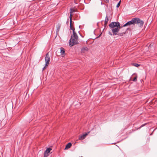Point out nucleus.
I'll return each mask as SVG.
<instances>
[{
	"instance_id": "nucleus-1",
	"label": "nucleus",
	"mask_w": 157,
	"mask_h": 157,
	"mask_svg": "<svg viewBox=\"0 0 157 157\" xmlns=\"http://www.w3.org/2000/svg\"><path fill=\"white\" fill-rule=\"evenodd\" d=\"M109 27L111 29V30L113 33V35H118L119 36H122L123 34L125 33L127 30H125L121 33H120L117 34V33L118 32L120 29H121L122 27L120 25V24L118 22H112L109 25Z\"/></svg>"
},
{
	"instance_id": "nucleus-2",
	"label": "nucleus",
	"mask_w": 157,
	"mask_h": 157,
	"mask_svg": "<svg viewBox=\"0 0 157 157\" xmlns=\"http://www.w3.org/2000/svg\"><path fill=\"white\" fill-rule=\"evenodd\" d=\"M78 43V36L75 31H74L69 41V45L72 46Z\"/></svg>"
},
{
	"instance_id": "nucleus-3",
	"label": "nucleus",
	"mask_w": 157,
	"mask_h": 157,
	"mask_svg": "<svg viewBox=\"0 0 157 157\" xmlns=\"http://www.w3.org/2000/svg\"><path fill=\"white\" fill-rule=\"evenodd\" d=\"M134 23L137 24L139 26L142 27L143 26L144 22L143 20H141L140 18L137 17L133 18Z\"/></svg>"
},
{
	"instance_id": "nucleus-4",
	"label": "nucleus",
	"mask_w": 157,
	"mask_h": 157,
	"mask_svg": "<svg viewBox=\"0 0 157 157\" xmlns=\"http://www.w3.org/2000/svg\"><path fill=\"white\" fill-rule=\"evenodd\" d=\"M50 59V57L49 53H48L46 54V56L45 57V60L46 63L45 66H48L49 64Z\"/></svg>"
},
{
	"instance_id": "nucleus-5",
	"label": "nucleus",
	"mask_w": 157,
	"mask_h": 157,
	"mask_svg": "<svg viewBox=\"0 0 157 157\" xmlns=\"http://www.w3.org/2000/svg\"><path fill=\"white\" fill-rule=\"evenodd\" d=\"M52 150V149L50 147L47 148L44 152V157H47L49 155V153Z\"/></svg>"
},
{
	"instance_id": "nucleus-6",
	"label": "nucleus",
	"mask_w": 157,
	"mask_h": 157,
	"mask_svg": "<svg viewBox=\"0 0 157 157\" xmlns=\"http://www.w3.org/2000/svg\"><path fill=\"white\" fill-rule=\"evenodd\" d=\"M131 25H134V23L133 18H132L131 21H128L125 23L122 26V27L128 26Z\"/></svg>"
},
{
	"instance_id": "nucleus-7",
	"label": "nucleus",
	"mask_w": 157,
	"mask_h": 157,
	"mask_svg": "<svg viewBox=\"0 0 157 157\" xmlns=\"http://www.w3.org/2000/svg\"><path fill=\"white\" fill-rule=\"evenodd\" d=\"M88 133H86L85 134L82 135L81 136H79L78 137V139L79 140H82L85 139L86 136L88 135Z\"/></svg>"
},
{
	"instance_id": "nucleus-8",
	"label": "nucleus",
	"mask_w": 157,
	"mask_h": 157,
	"mask_svg": "<svg viewBox=\"0 0 157 157\" xmlns=\"http://www.w3.org/2000/svg\"><path fill=\"white\" fill-rule=\"evenodd\" d=\"M108 21V16H106L105 17V19L104 21L105 23L104 24V26L105 27L106 26Z\"/></svg>"
},
{
	"instance_id": "nucleus-9",
	"label": "nucleus",
	"mask_w": 157,
	"mask_h": 157,
	"mask_svg": "<svg viewBox=\"0 0 157 157\" xmlns=\"http://www.w3.org/2000/svg\"><path fill=\"white\" fill-rule=\"evenodd\" d=\"M70 20H71L72 19V13L74 12L75 11V10L73 9H71L70 10Z\"/></svg>"
},
{
	"instance_id": "nucleus-10",
	"label": "nucleus",
	"mask_w": 157,
	"mask_h": 157,
	"mask_svg": "<svg viewBox=\"0 0 157 157\" xmlns=\"http://www.w3.org/2000/svg\"><path fill=\"white\" fill-rule=\"evenodd\" d=\"M60 53L61 55H65L64 49L62 47L60 48Z\"/></svg>"
},
{
	"instance_id": "nucleus-11",
	"label": "nucleus",
	"mask_w": 157,
	"mask_h": 157,
	"mask_svg": "<svg viewBox=\"0 0 157 157\" xmlns=\"http://www.w3.org/2000/svg\"><path fill=\"white\" fill-rule=\"evenodd\" d=\"M88 51V48L87 47H83L81 49V52L84 53Z\"/></svg>"
},
{
	"instance_id": "nucleus-12",
	"label": "nucleus",
	"mask_w": 157,
	"mask_h": 157,
	"mask_svg": "<svg viewBox=\"0 0 157 157\" xmlns=\"http://www.w3.org/2000/svg\"><path fill=\"white\" fill-rule=\"evenodd\" d=\"M71 145L72 144L71 143H68L66 146L65 147V150H66L68 148H70Z\"/></svg>"
},
{
	"instance_id": "nucleus-13",
	"label": "nucleus",
	"mask_w": 157,
	"mask_h": 157,
	"mask_svg": "<svg viewBox=\"0 0 157 157\" xmlns=\"http://www.w3.org/2000/svg\"><path fill=\"white\" fill-rule=\"evenodd\" d=\"M72 19H71V20H70V29L71 30H73V33L74 31H75V29L74 28H73L72 26L71 25V22H72Z\"/></svg>"
},
{
	"instance_id": "nucleus-14",
	"label": "nucleus",
	"mask_w": 157,
	"mask_h": 157,
	"mask_svg": "<svg viewBox=\"0 0 157 157\" xmlns=\"http://www.w3.org/2000/svg\"><path fill=\"white\" fill-rule=\"evenodd\" d=\"M133 64V65L136 67H138L140 66V64H138V63H134Z\"/></svg>"
},
{
	"instance_id": "nucleus-15",
	"label": "nucleus",
	"mask_w": 157,
	"mask_h": 157,
	"mask_svg": "<svg viewBox=\"0 0 157 157\" xmlns=\"http://www.w3.org/2000/svg\"><path fill=\"white\" fill-rule=\"evenodd\" d=\"M60 25L59 24H58L57 26V30L58 31L59 29H60Z\"/></svg>"
},
{
	"instance_id": "nucleus-16",
	"label": "nucleus",
	"mask_w": 157,
	"mask_h": 157,
	"mask_svg": "<svg viewBox=\"0 0 157 157\" xmlns=\"http://www.w3.org/2000/svg\"><path fill=\"white\" fill-rule=\"evenodd\" d=\"M121 1H119V2L118 3V4L117 5V7L118 8L120 6Z\"/></svg>"
},
{
	"instance_id": "nucleus-17",
	"label": "nucleus",
	"mask_w": 157,
	"mask_h": 157,
	"mask_svg": "<svg viewBox=\"0 0 157 157\" xmlns=\"http://www.w3.org/2000/svg\"><path fill=\"white\" fill-rule=\"evenodd\" d=\"M133 81L134 82H136L137 81V77L136 76L134 78Z\"/></svg>"
},
{
	"instance_id": "nucleus-18",
	"label": "nucleus",
	"mask_w": 157,
	"mask_h": 157,
	"mask_svg": "<svg viewBox=\"0 0 157 157\" xmlns=\"http://www.w3.org/2000/svg\"><path fill=\"white\" fill-rule=\"evenodd\" d=\"M147 124V123H145L144 124H143L140 127V128H141V127L144 126L145 125H146V124Z\"/></svg>"
},
{
	"instance_id": "nucleus-19",
	"label": "nucleus",
	"mask_w": 157,
	"mask_h": 157,
	"mask_svg": "<svg viewBox=\"0 0 157 157\" xmlns=\"http://www.w3.org/2000/svg\"><path fill=\"white\" fill-rule=\"evenodd\" d=\"M81 0H76L75 2H76V3H77L78 2H80Z\"/></svg>"
},
{
	"instance_id": "nucleus-20",
	"label": "nucleus",
	"mask_w": 157,
	"mask_h": 157,
	"mask_svg": "<svg viewBox=\"0 0 157 157\" xmlns=\"http://www.w3.org/2000/svg\"><path fill=\"white\" fill-rule=\"evenodd\" d=\"M46 66H45V67H44L42 69V71H44L45 68V67H46Z\"/></svg>"
},
{
	"instance_id": "nucleus-21",
	"label": "nucleus",
	"mask_w": 157,
	"mask_h": 157,
	"mask_svg": "<svg viewBox=\"0 0 157 157\" xmlns=\"http://www.w3.org/2000/svg\"><path fill=\"white\" fill-rule=\"evenodd\" d=\"M106 2H109V0H104Z\"/></svg>"
},
{
	"instance_id": "nucleus-22",
	"label": "nucleus",
	"mask_w": 157,
	"mask_h": 157,
	"mask_svg": "<svg viewBox=\"0 0 157 157\" xmlns=\"http://www.w3.org/2000/svg\"><path fill=\"white\" fill-rule=\"evenodd\" d=\"M109 34L111 35H112V34L111 33H109Z\"/></svg>"
},
{
	"instance_id": "nucleus-23",
	"label": "nucleus",
	"mask_w": 157,
	"mask_h": 157,
	"mask_svg": "<svg viewBox=\"0 0 157 157\" xmlns=\"http://www.w3.org/2000/svg\"><path fill=\"white\" fill-rule=\"evenodd\" d=\"M128 29H129V28H128L127 29V30Z\"/></svg>"
}]
</instances>
